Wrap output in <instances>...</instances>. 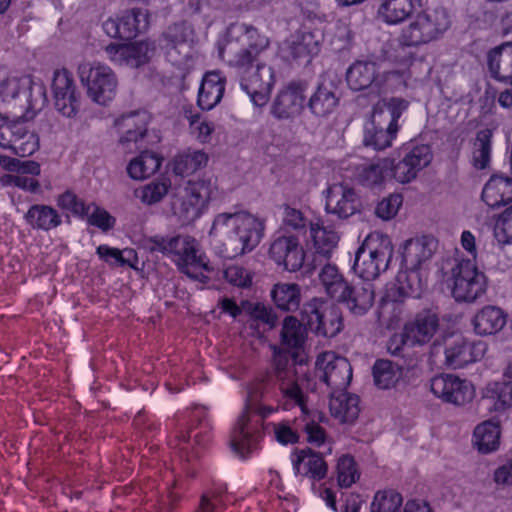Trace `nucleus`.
I'll return each instance as SVG.
<instances>
[{"label": "nucleus", "mask_w": 512, "mask_h": 512, "mask_svg": "<svg viewBox=\"0 0 512 512\" xmlns=\"http://www.w3.org/2000/svg\"><path fill=\"white\" fill-rule=\"evenodd\" d=\"M269 39L255 28L229 33L221 57L237 70L242 89L256 106H264L275 83L272 67L261 60Z\"/></svg>", "instance_id": "1"}, {"label": "nucleus", "mask_w": 512, "mask_h": 512, "mask_svg": "<svg viewBox=\"0 0 512 512\" xmlns=\"http://www.w3.org/2000/svg\"><path fill=\"white\" fill-rule=\"evenodd\" d=\"M264 228L261 219L246 211L223 212L214 217L209 235L216 251L233 259L251 252L260 243Z\"/></svg>", "instance_id": "2"}, {"label": "nucleus", "mask_w": 512, "mask_h": 512, "mask_svg": "<svg viewBox=\"0 0 512 512\" xmlns=\"http://www.w3.org/2000/svg\"><path fill=\"white\" fill-rule=\"evenodd\" d=\"M149 249L168 257L178 270L193 279H199L208 271V260L199 241L188 234L155 236L148 241Z\"/></svg>", "instance_id": "3"}, {"label": "nucleus", "mask_w": 512, "mask_h": 512, "mask_svg": "<svg viewBox=\"0 0 512 512\" xmlns=\"http://www.w3.org/2000/svg\"><path fill=\"white\" fill-rule=\"evenodd\" d=\"M216 191V182L211 177L188 180L172 196L173 214L184 224L195 221L207 209Z\"/></svg>", "instance_id": "4"}, {"label": "nucleus", "mask_w": 512, "mask_h": 512, "mask_svg": "<svg viewBox=\"0 0 512 512\" xmlns=\"http://www.w3.org/2000/svg\"><path fill=\"white\" fill-rule=\"evenodd\" d=\"M393 251L392 241L387 235L372 232L359 247L353 268L360 278L372 281L387 270Z\"/></svg>", "instance_id": "5"}, {"label": "nucleus", "mask_w": 512, "mask_h": 512, "mask_svg": "<svg viewBox=\"0 0 512 512\" xmlns=\"http://www.w3.org/2000/svg\"><path fill=\"white\" fill-rule=\"evenodd\" d=\"M451 19L443 7L418 13L400 33L399 41L405 46H420L440 38L450 27Z\"/></svg>", "instance_id": "6"}, {"label": "nucleus", "mask_w": 512, "mask_h": 512, "mask_svg": "<svg viewBox=\"0 0 512 512\" xmlns=\"http://www.w3.org/2000/svg\"><path fill=\"white\" fill-rule=\"evenodd\" d=\"M78 76L87 96L95 103L107 105L118 91V78L111 67L100 62H84L78 67Z\"/></svg>", "instance_id": "7"}, {"label": "nucleus", "mask_w": 512, "mask_h": 512, "mask_svg": "<svg viewBox=\"0 0 512 512\" xmlns=\"http://www.w3.org/2000/svg\"><path fill=\"white\" fill-rule=\"evenodd\" d=\"M452 296L457 302H473L486 291V277L472 260H460L451 269Z\"/></svg>", "instance_id": "8"}, {"label": "nucleus", "mask_w": 512, "mask_h": 512, "mask_svg": "<svg viewBox=\"0 0 512 512\" xmlns=\"http://www.w3.org/2000/svg\"><path fill=\"white\" fill-rule=\"evenodd\" d=\"M302 317L312 331L324 337H333L343 328L340 309L322 299L315 298L306 303Z\"/></svg>", "instance_id": "9"}, {"label": "nucleus", "mask_w": 512, "mask_h": 512, "mask_svg": "<svg viewBox=\"0 0 512 512\" xmlns=\"http://www.w3.org/2000/svg\"><path fill=\"white\" fill-rule=\"evenodd\" d=\"M315 365L319 379L332 390L331 393L343 391L350 384L352 367L345 357L326 351L317 357Z\"/></svg>", "instance_id": "10"}, {"label": "nucleus", "mask_w": 512, "mask_h": 512, "mask_svg": "<svg viewBox=\"0 0 512 512\" xmlns=\"http://www.w3.org/2000/svg\"><path fill=\"white\" fill-rule=\"evenodd\" d=\"M51 92L56 110L64 117L73 118L80 109V93L74 77L65 68L53 73Z\"/></svg>", "instance_id": "11"}, {"label": "nucleus", "mask_w": 512, "mask_h": 512, "mask_svg": "<svg viewBox=\"0 0 512 512\" xmlns=\"http://www.w3.org/2000/svg\"><path fill=\"white\" fill-rule=\"evenodd\" d=\"M401 74L396 71L380 72L379 66L373 61H357L353 63L346 73V80L352 90L360 91L375 85L387 90L389 82L401 80Z\"/></svg>", "instance_id": "12"}, {"label": "nucleus", "mask_w": 512, "mask_h": 512, "mask_svg": "<svg viewBox=\"0 0 512 512\" xmlns=\"http://www.w3.org/2000/svg\"><path fill=\"white\" fill-rule=\"evenodd\" d=\"M361 206L359 195L348 183H333L325 191V210L338 218H349L360 212Z\"/></svg>", "instance_id": "13"}, {"label": "nucleus", "mask_w": 512, "mask_h": 512, "mask_svg": "<svg viewBox=\"0 0 512 512\" xmlns=\"http://www.w3.org/2000/svg\"><path fill=\"white\" fill-rule=\"evenodd\" d=\"M430 389L437 398L454 405H464L475 395L474 387L470 382L452 374L433 377Z\"/></svg>", "instance_id": "14"}, {"label": "nucleus", "mask_w": 512, "mask_h": 512, "mask_svg": "<svg viewBox=\"0 0 512 512\" xmlns=\"http://www.w3.org/2000/svg\"><path fill=\"white\" fill-rule=\"evenodd\" d=\"M485 352L484 342H472L461 336L450 337L445 341L443 363L448 368H462L482 359Z\"/></svg>", "instance_id": "15"}, {"label": "nucleus", "mask_w": 512, "mask_h": 512, "mask_svg": "<svg viewBox=\"0 0 512 512\" xmlns=\"http://www.w3.org/2000/svg\"><path fill=\"white\" fill-rule=\"evenodd\" d=\"M270 258L284 270L296 272L300 270L305 262V250L300 244L298 237L283 235L277 237L269 248Z\"/></svg>", "instance_id": "16"}, {"label": "nucleus", "mask_w": 512, "mask_h": 512, "mask_svg": "<svg viewBox=\"0 0 512 512\" xmlns=\"http://www.w3.org/2000/svg\"><path fill=\"white\" fill-rule=\"evenodd\" d=\"M104 50L107 58L115 65L136 68L148 62L154 49L148 41H137L127 44L111 43Z\"/></svg>", "instance_id": "17"}, {"label": "nucleus", "mask_w": 512, "mask_h": 512, "mask_svg": "<svg viewBox=\"0 0 512 512\" xmlns=\"http://www.w3.org/2000/svg\"><path fill=\"white\" fill-rule=\"evenodd\" d=\"M304 101L305 86L291 82L277 93L271 106V114L280 120L295 118L303 111Z\"/></svg>", "instance_id": "18"}, {"label": "nucleus", "mask_w": 512, "mask_h": 512, "mask_svg": "<svg viewBox=\"0 0 512 512\" xmlns=\"http://www.w3.org/2000/svg\"><path fill=\"white\" fill-rule=\"evenodd\" d=\"M149 115L146 112H134L119 117L115 125L121 134L119 143L127 152L138 149L139 143L147 133Z\"/></svg>", "instance_id": "19"}, {"label": "nucleus", "mask_w": 512, "mask_h": 512, "mask_svg": "<svg viewBox=\"0 0 512 512\" xmlns=\"http://www.w3.org/2000/svg\"><path fill=\"white\" fill-rule=\"evenodd\" d=\"M438 315L431 311H422L404 325L409 346H424L428 344L439 331Z\"/></svg>", "instance_id": "20"}, {"label": "nucleus", "mask_w": 512, "mask_h": 512, "mask_svg": "<svg viewBox=\"0 0 512 512\" xmlns=\"http://www.w3.org/2000/svg\"><path fill=\"white\" fill-rule=\"evenodd\" d=\"M438 247L437 240L432 236H421L407 240L403 245L402 257L410 268L425 270Z\"/></svg>", "instance_id": "21"}, {"label": "nucleus", "mask_w": 512, "mask_h": 512, "mask_svg": "<svg viewBox=\"0 0 512 512\" xmlns=\"http://www.w3.org/2000/svg\"><path fill=\"white\" fill-rule=\"evenodd\" d=\"M282 355L276 357V366L279 371V405L284 410H290L299 407L303 415L308 414L307 395L300 387L299 383L294 379H289L287 375L282 376Z\"/></svg>", "instance_id": "22"}, {"label": "nucleus", "mask_w": 512, "mask_h": 512, "mask_svg": "<svg viewBox=\"0 0 512 512\" xmlns=\"http://www.w3.org/2000/svg\"><path fill=\"white\" fill-rule=\"evenodd\" d=\"M424 0H380L377 17L388 25H397L409 18Z\"/></svg>", "instance_id": "23"}, {"label": "nucleus", "mask_w": 512, "mask_h": 512, "mask_svg": "<svg viewBox=\"0 0 512 512\" xmlns=\"http://www.w3.org/2000/svg\"><path fill=\"white\" fill-rule=\"evenodd\" d=\"M471 323L479 336L496 335L505 327L507 314L500 307L486 305L475 313Z\"/></svg>", "instance_id": "24"}, {"label": "nucleus", "mask_w": 512, "mask_h": 512, "mask_svg": "<svg viewBox=\"0 0 512 512\" xmlns=\"http://www.w3.org/2000/svg\"><path fill=\"white\" fill-rule=\"evenodd\" d=\"M256 430L257 427L251 420V409L247 406L232 431V449L242 457L248 454L255 447Z\"/></svg>", "instance_id": "25"}, {"label": "nucleus", "mask_w": 512, "mask_h": 512, "mask_svg": "<svg viewBox=\"0 0 512 512\" xmlns=\"http://www.w3.org/2000/svg\"><path fill=\"white\" fill-rule=\"evenodd\" d=\"M501 422L489 419L479 423L473 431V446L481 454H490L499 450L501 445Z\"/></svg>", "instance_id": "26"}, {"label": "nucleus", "mask_w": 512, "mask_h": 512, "mask_svg": "<svg viewBox=\"0 0 512 512\" xmlns=\"http://www.w3.org/2000/svg\"><path fill=\"white\" fill-rule=\"evenodd\" d=\"M292 463L297 475L313 480H321L327 475L328 467L323 457L310 449L296 451Z\"/></svg>", "instance_id": "27"}, {"label": "nucleus", "mask_w": 512, "mask_h": 512, "mask_svg": "<svg viewBox=\"0 0 512 512\" xmlns=\"http://www.w3.org/2000/svg\"><path fill=\"white\" fill-rule=\"evenodd\" d=\"M487 64L491 76L500 82L512 83L511 42L503 43L488 52Z\"/></svg>", "instance_id": "28"}, {"label": "nucleus", "mask_w": 512, "mask_h": 512, "mask_svg": "<svg viewBox=\"0 0 512 512\" xmlns=\"http://www.w3.org/2000/svg\"><path fill=\"white\" fill-rule=\"evenodd\" d=\"M225 77L220 71L207 72L198 92V105L203 110H211L222 99L225 90Z\"/></svg>", "instance_id": "29"}, {"label": "nucleus", "mask_w": 512, "mask_h": 512, "mask_svg": "<svg viewBox=\"0 0 512 512\" xmlns=\"http://www.w3.org/2000/svg\"><path fill=\"white\" fill-rule=\"evenodd\" d=\"M331 415L342 423H352L359 415V398L343 391L331 393L329 400Z\"/></svg>", "instance_id": "30"}, {"label": "nucleus", "mask_w": 512, "mask_h": 512, "mask_svg": "<svg viewBox=\"0 0 512 512\" xmlns=\"http://www.w3.org/2000/svg\"><path fill=\"white\" fill-rule=\"evenodd\" d=\"M400 296L418 298L427 285V272L419 268L399 271L395 283Z\"/></svg>", "instance_id": "31"}, {"label": "nucleus", "mask_w": 512, "mask_h": 512, "mask_svg": "<svg viewBox=\"0 0 512 512\" xmlns=\"http://www.w3.org/2000/svg\"><path fill=\"white\" fill-rule=\"evenodd\" d=\"M344 294V298H340L338 301L345 302L348 309L355 315L365 314L374 303L375 293L373 285L370 283L356 286L348 284L347 292Z\"/></svg>", "instance_id": "32"}, {"label": "nucleus", "mask_w": 512, "mask_h": 512, "mask_svg": "<svg viewBox=\"0 0 512 512\" xmlns=\"http://www.w3.org/2000/svg\"><path fill=\"white\" fill-rule=\"evenodd\" d=\"M488 383L482 392L484 400L490 404V410L504 412L512 408V379Z\"/></svg>", "instance_id": "33"}, {"label": "nucleus", "mask_w": 512, "mask_h": 512, "mask_svg": "<svg viewBox=\"0 0 512 512\" xmlns=\"http://www.w3.org/2000/svg\"><path fill=\"white\" fill-rule=\"evenodd\" d=\"M482 199L490 207H498L512 201V178L491 177L483 188Z\"/></svg>", "instance_id": "34"}, {"label": "nucleus", "mask_w": 512, "mask_h": 512, "mask_svg": "<svg viewBox=\"0 0 512 512\" xmlns=\"http://www.w3.org/2000/svg\"><path fill=\"white\" fill-rule=\"evenodd\" d=\"M392 160L381 159L375 163L363 165L357 169L356 180L365 187H376L390 179Z\"/></svg>", "instance_id": "35"}, {"label": "nucleus", "mask_w": 512, "mask_h": 512, "mask_svg": "<svg viewBox=\"0 0 512 512\" xmlns=\"http://www.w3.org/2000/svg\"><path fill=\"white\" fill-rule=\"evenodd\" d=\"M28 225L33 229L49 231L58 227L62 220L56 209L49 205L34 204L24 216Z\"/></svg>", "instance_id": "36"}, {"label": "nucleus", "mask_w": 512, "mask_h": 512, "mask_svg": "<svg viewBox=\"0 0 512 512\" xmlns=\"http://www.w3.org/2000/svg\"><path fill=\"white\" fill-rule=\"evenodd\" d=\"M209 155L203 150L187 149L178 153L173 160V171L188 176L207 166Z\"/></svg>", "instance_id": "37"}, {"label": "nucleus", "mask_w": 512, "mask_h": 512, "mask_svg": "<svg viewBox=\"0 0 512 512\" xmlns=\"http://www.w3.org/2000/svg\"><path fill=\"white\" fill-rule=\"evenodd\" d=\"M309 226L310 238L315 253L324 258H329L339 240L337 233L324 227L320 221L311 222Z\"/></svg>", "instance_id": "38"}, {"label": "nucleus", "mask_w": 512, "mask_h": 512, "mask_svg": "<svg viewBox=\"0 0 512 512\" xmlns=\"http://www.w3.org/2000/svg\"><path fill=\"white\" fill-rule=\"evenodd\" d=\"M384 122L385 121L383 119H380V122L376 123L373 115H371V127L366 129L364 137V143L366 146H371L376 150H383L391 146L399 129L390 124L384 128Z\"/></svg>", "instance_id": "39"}, {"label": "nucleus", "mask_w": 512, "mask_h": 512, "mask_svg": "<svg viewBox=\"0 0 512 512\" xmlns=\"http://www.w3.org/2000/svg\"><path fill=\"white\" fill-rule=\"evenodd\" d=\"M319 281L326 294L338 301L344 298L347 292L348 282L345 280L339 269L332 264H326L319 272Z\"/></svg>", "instance_id": "40"}, {"label": "nucleus", "mask_w": 512, "mask_h": 512, "mask_svg": "<svg viewBox=\"0 0 512 512\" xmlns=\"http://www.w3.org/2000/svg\"><path fill=\"white\" fill-rule=\"evenodd\" d=\"M338 102L339 98L332 88L319 85L309 98L308 108L315 116L325 117L336 109Z\"/></svg>", "instance_id": "41"}, {"label": "nucleus", "mask_w": 512, "mask_h": 512, "mask_svg": "<svg viewBox=\"0 0 512 512\" xmlns=\"http://www.w3.org/2000/svg\"><path fill=\"white\" fill-rule=\"evenodd\" d=\"M161 166V159L152 152H142L132 159L128 166V175L134 180H144L154 175Z\"/></svg>", "instance_id": "42"}, {"label": "nucleus", "mask_w": 512, "mask_h": 512, "mask_svg": "<svg viewBox=\"0 0 512 512\" xmlns=\"http://www.w3.org/2000/svg\"><path fill=\"white\" fill-rule=\"evenodd\" d=\"M275 305L285 311H295L301 302V290L296 283H277L271 291Z\"/></svg>", "instance_id": "43"}, {"label": "nucleus", "mask_w": 512, "mask_h": 512, "mask_svg": "<svg viewBox=\"0 0 512 512\" xmlns=\"http://www.w3.org/2000/svg\"><path fill=\"white\" fill-rule=\"evenodd\" d=\"M165 39V48L170 60L174 63L181 62L179 56L183 55V58L186 57L189 49L185 27L180 24L171 26L166 33Z\"/></svg>", "instance_id": "44"}, {"label": "nucleus", "mask_w": 512, "mask_h": 512, "mask_svg": "<svg viewBox=\"0 0 512 512\" xmlns=\"http://www.w3.org/2000/svg\"><path fill=\"white\" fill-rule=\"evenodd\" d=\"M409 102L403 98L391 97L379 100L373 107L372 115L376 123L380 122V119L385 114V111L389 113L388 124L395 126L399 129L398 120L401 115L407 110Z\"/></svg>", "instance_id": "45"}, {"label": "nucleus", "mask_w": 512, "mask_h": 512, "mask_svg": "<svg viewBox=\"0 0 512 512\" xmlns=\"http://www.w3.org/2000/svg\"><path fill=\"white\" fill-rule=\"evenodd\" d=\"M96 252L110 266H129L135 268L138 263L137 254L131 248L120 250L108 245H100L97 247Z\"/></svg>", "instance_id": "46"}, {"label": "nucleus", "mask_w": 512, "mask_h": 512, "mask_svg": "<svg viewBox=\"0 0 512 512\" xmlns=\"http://www.w3.org/2000/svg\"><path fill=\"white\" fill-rule=\"evenodd\" d=\"M190 134L200 143H209L215 131V123L202 114L192 110L185 111Z\"/></svg>", "instance_id": "47"}, {"label": "nucleus", "mask_w": 512, "mask_h": 512, "mask_svg": "<svg viewBox=\"0 0 512 512\" xmlns=\"http://www.w3.org/2000/svg\"><path fill=\"white\" fill-rule=\"evenodd\" d=\"M375 384L381 389L393 387L402 376L401 369L389 360H378L373 367Z\"/></svg>", "instance_id": "48"}, {"label": "nucleus", "mask_w": 512, "mask_h": 512, "mask_svg": "<svg viewBox=\"0 0 512 512\" xmlns=\"http://www.w3.org/2000/svg\"><path fill=\"white\" fill-rule=\"evenodd\" d=\"M492 131L483 129L477 132L473 147V165L477 169H485L491 159Z\"/></svg>", "instance_id": "49"}, {"label": "nucleus", "mask_w": 512, "mask_h": 512, "mask_svg": "<svg viewBox=\"0 0 512 512\" xmlns=\"http://www.w3.org/2000/svg\"><path fill=\"white\" fill-rule=\"evenodd\" d=\"M306 332L302 324L293 316H287L283 321L281 340L288 349L301 348L305 342Z\"/></svg>", "instance_id": "50"}, {"label": "nucleus", "mask_w": 512, "mask_h": 512, "mask_svg": "<svg viewBox=\"0 0 512 512\" xmlns=\"http://www.w3.org/2000/svg\"><path fill=\"white\" fill-rule=\"evenodd\" d=\"M336 478L342 488H349L359 480L360 471L352 456L344 454L337 459Z\"/></svg>", "instance_id": "51"}, {"label": "nucleus", "mask_w": 512, "mask_h": 512, "mask_svg": "<svg viewBox=\"0 0 512 512\" xmlns=\"http://www.w3.org/2000/svg\"><path fill=\"white\" fill-rule=\"evenodd\" d=\"M403 498L401 494L385 489L377 491L370 504V512H400Z\"/></svg>", "instance_id": "52"}, {"label": "nucleus", "mask_w": 512, "mask_h": 512, "mask_svg": "<svg viewBox=\"0 0 512 512\" xmlns=\"http://www.w3.org/2000/svg\"><path fill=\"white\" fill-rule=\"evenodd\" d=\"M18 129L11 151L20 157L30 156L39 148V138L22 123H19Z\"/></svg>", "instance_id": "53"}, {"label": "nucleus", "mask_w": 512, "mask_h": 512, "mask_svg": "<svg viewBox=\"0 0 512 512\" xmlns=\"http://www.w3.org/2000/svg\"><path fill=\"white\" fill-rule=\"evenodd\" d=\"M170 182L167 180L153 181L135 190V196L147 205L160 202L168 193Z\"/></svg>", "instance_id": "54"}, {"label": "nucleus", "mask_w": 512, "mask_h": 512, "mask_svg": "<svg viewBox=\"0 0 512 512\" xmlns=\"http://www.w3.org/2000/svg\"><path fill=\"white\" fill-rule=\"evenodd\" d=\"M493 234L499 245H512V204L497 217Z\"/></svg>", "instance_id": "55"}, {"label": "nucleus", "mask_w": 512, "mask_h": 512, "mask_svg": "<svg viewBox=\"0 0 512 512\" xmlns=\"http://www.w3.org/2000/svg\"><path fill=\"white\" fill-rule=\"evenodd\" d=\"M121 18L127 33H130V38L139 32L145 31L149 26L148 14L141 9L127 11Z\"/></svg>", "instance_id": "56"}, {"label": "nucleus", "mask_w": 512, "mask_h": 512, "mask_svg": "<svg viewBox=\"0 0 512 512\" xmlns=\"http://www.w3.org/2000/svg\"><path fill=\"white\" fill-rule=\"evenodd\" d=\"M304 430L307 434V441L317 447L320 448L322 446H327V454L332 453V440L327 436L325 430L314 421H309L305 424Z\"/></svg>", "instance_id": "57"}, {"label": "nucleus", "mask_w": 512, "mask_h": 512, "mask_svg": "<svg viewBox=\"0 0 512 512\" xmlns=\"http://www.w3.org/2000/svg\"><path fill=\"white\" fill-rule=\"evenodd\" d=\"M57 205L64 210H68L71 213L80 216L88 215L91 208L90 205H86L71 191H66L59 195L57 198Z\"/></svg>", "instance_id": "58"}, {"label": "nucleus", "mask_w": 512, "mask_h": 512, "mask_svg": "<svg viewBox=\"0 0 512 512\" xmlns=\"http://www.w3.org/2000/svg\"><path fill=\"white\" fill-rule=\"evenodd\" d=\"M411 166L419 172L428 166L432 160V152L428 145L414 146L404 157Z\"/></svg>", "instance_id": "59"}, {"label": "nucleus", "mask_w": 512, "mask_h": 512, "mask_svg": "<svg viewBox=\"0 0 512 512\" xmlns=\"http://www.w3.org/2000/svg\"><path fill=\"white\" fill-rule=\"evenodd\" d=\"M402 205V196L399 194H391L382 199L376 207V215L383 220L394 218Z\"/></svg>", "instance_id": "60"}, {"label": "nucleus", "mask_w": 512, "mask_h": 512, "mask_svg": "<svg viewBox=\"0 0 512 512\" xmlns=\"http://www.w3.org/2000/svg\"><path fill=\"white\" fill-rule=\"evenodd\" d=\"M283 224L289 229L300 231L306 228L307 220L301 210L285 205L283 207Z\"/></svg>", "instance_id": "61"}, {"label": "nucleus", "mask_w": 512, "mask_h": 512, "mask_svg": "<svg viewBox=\"0 0 512 512\" xmlns=\"http://www.w3.org/2000/svg\"><path fill=\"white\" fill-rule=\"evenodd\" d=\"M417 171L411 166L409 162L405 158L402 161L394 164L392 162V169L390 171V179L393 178L399 183H408L413 180Z\"/></svg>", "instance_id": "62"}, {"label": "nucleus", "mask_w": 512, "mask_h": 512, "mask_svg": "<svg viewBox=\"0 0 512 512\" xmlns=\"http://www.w3.org/2000/svg\"><path fill=\"white\" fill-rule=\"evenodd\" d=\"M93 211L89 216V223L93 226H96L100 228L103 231H108L112 229L115 225L116 219L109 214L108 211H106L103 208H100L94 204Z\"/></svg>", "instance_id": "63"}, {"label": "nucleus", "mask_w": 512, "mask_h": 512, "mask_svg": "<svg viewBox=\"0 0 512 512\" xmlns=\"http://www.w3.org/2000/svg\"><path fill=\"white\" fill-rule=\"evenodd\" d=\"M243 310L254 319L260 320L270 326L275 324V317L271 310L261 303L243 302Z\"/></svg>", "instance_id": "64"}]
</instances>
